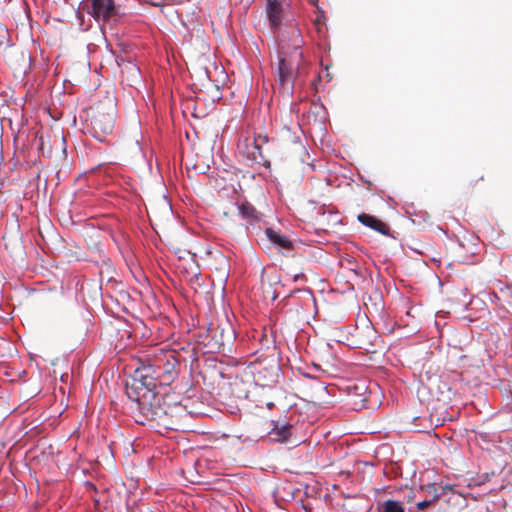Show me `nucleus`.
I'll use <instances>...</instances> for the list:
<instances>
[{"mask_svg": "<svg viewBox=\"0 0 512 512\" xmlns=\"http://www.w3.org/2000/svg\"><path fill=\"white\" fill-rule=\"evenodd\" d=\"M371 334L375 337V331H373V329H369Z\"/></svg>", "mask_w": 512, "mask_h": 512, "instance_id": "obj_21", "label": "nucleus"}, {"mask_svg": "<svg viewBox=\"0 0 512 512\" xmlns=\"http://www.w3.org/2000/svg\"><path fill=\"white\" fill-rule=\"evenodd\" d=\"M311 4H316L317 0H308Z\"/></svg>", "mask_w": 512, "mask_h": 512, "instance_id": "obj_19", "label": "nucleus"}, {"mask_svg": "<svg viewBox=\"0 0 512 512\" xmlns=\"http://www.w3.org/2000/svg\"><path fill=\"white\" fill-rule=\"evenodd\" d=\"M294 67L285 58L280 57L278 63V81L282 86L291 84L295 79Z\"/></svg>", "mask_w": 512, "mask_h": 512, "instance_id": "obj_5", "label": "nucleus"}, {"mask_svg": "<svg viewBox=\"0 0 512 512\" xmlns=\"http://www.w3.org/2000/svg\"><path fill=\"white\" fill-rule=\"evenodd\" d=\"M222 216H223V218H229L231 216V214L228 211H223Z\"/></svg>", "mask_w": 512, "mask_h": 512, "instance_id": "obj_16", "label": "nucleus"}, {"mask_svg": "<svg viewBox=\"0 0 512 512\" xmlns=\"http://www.w3.org/2000/svg\"><path fill=\"white\" fill-rule=\"evenodd\" d=\"M284 0H266V15L270 27L275 31L279 28L283 16Z\"/></svg>", "mask_w": 512, "mask_h": 512, "instance_id": "obj_4", "label": "nucleus"}, {"mask_svg": "<svg viewBox=\"0 0 512 512\" xmlns=\"http://www.w3.org/2000/svg\"><path fill=\"white\" fill-rule=\"evenodd\" d=\"M117 64L121 69V72H127L132 77H137L139 74V68L130 60H125L124 58H117Z\"/></svg>", "mask_w": 512, "mask_h": 512, "instance_id": "obj_11", "label": "nucleus"}, {"mask_svg": "<svg viewBox=\"0 0 512 512\" xmlns=\"http://www.w3.org/2000/svg\"><path fill=\"white\" fill-rule=\"evenodd\" d=\"M292 425L283 423L279 425V423L275 424V427L270 432L271 438L278 442H284L288 440L291 435Z\"/></svg>", "mask_w": 512, "mask_h": 512, "instance_id": "obj_8", "label": "nucleus"}, {"mask_svg": "<svg viewBox=\"0 0 512 512\" xmlns=\"http://www.w3.org/2000/svg\"><path fill=\"white\" fill-rule=\"evenodd\" d=\"M81 9L97 21L107 22L118 16L113 0H82Z\"/></svg>", "mask_w": 512, "mask_h": 512, "instance_id": "obj_3", "label": "nucleus"}, {"mask_svg": "<svg viewBox=\"0 0 512 512\" xmlns=\"http://www.w3.org/2000/svg\"><path fill=\"white\" fill-rule=\"evenodd\" d=\"M116 117V105L113 100L100 102L92 108L91 129L93 136L100 142H104L114 128Z\"/></svg>", "mask_w": 512, "mask_h": 512, "instance_id": "obj_2", "label": "nucleus"}, {"mask_svg": "<svg viewBox=\"0 0 512 512\" xmlns=\"http://www.w3.org/2000/svg\"><path fill=\"white\" fill-rule=\"evenodd\" d=\"M440 497H441V495L439 493H437V491L435 490V493L433 494V497H432V499H430V501H432V504H433Z\"/></svg>", "mask_w": 512, "mask_h": 512, "instance_id": "obj_14", "label": "nucleus"}, {"mask_svg": "<svg viewBox=\"0 0 512 512\" xmlns=\"http://www.w3.org/2000/svg\"><path fill=\"white\" fill-rule=\"evenodd\" d=\"M303 278H305L304 274H296L293 279H294V281H298L299 279H303Z\"/></svg>", "mask_w": 512, "mask_h": 512, "instance_id": "obj_15", "label": "nucleus"}, {"mask_svg": "<svg viewBox=\"0 0 512 512\" xmlns=\"http://www.w3.org/2000/svg\"><path fill=\"white\" fill-rule=\"evenodd\" d=\"M432 505V501L430 500H424V501H420L416 504V507L418 510H425L426 508H428L429 506Z\"/></svg>", "mask_w": 512, "mask_h": 512, "instance_id": "obj_13", "label": "nucleus"}, {"mask_svg": "<svg viewBox=\"0 0 512 512\" xmlns=\"http://www.w3.org/2000/svg\"><path fill=\"white\" fill-rule=\"evenodd\" d=\"M263 339H265V340H266V342H268V339H267V337H266V335H265V334H263V335H262V338H260V341H263Z\"/></svg>", "mask_w": 512, "mask_h": 512, "instance_id": "obj_18", "label": "nucleus"}, {"mask_svg": "<svg viewBox=\"0 0 512 512\" xmlns=\"http://www.w3.org/2000/svg\"><path fill=\"white\" fill-rule=\"evenodd\" d=\"M263 339H265V340H266V342H268V339H267V337H266V335H265V334H263V335H262V338H260V341H263Z\"/></svg>", "mask_w": 512, "mask_h": 512, "instance_id": "obj_17", "label": "nucleus"}, {"mask_svg": "<svg viewBox=\"0 0 512 512\" xmlns=\"http://www.w3.org/2000/svg\"><path fill=\"white\" fill-rule=\"evenodd\" d=\"M140 366L127 379L125 389L129 399L146 420L156 421L167 428L178 429L161 403L162 396L155 391L157 386L170 385L179 374V361L176 352L163 348H153L143 358Z\"/></svg>", "mask_w": 512, "mask_h": 512, "instance_id": "obj_1", "label": "nucleus"}, {"mask_svg": "<svg viewBox=\"0 0 512 512\" xmlns=\"http://www.w3.org/2000/svg\"><path fill=\"white\" fill-rule=\"evenodd\" d=\"M358 221L360 223H362L363 225H365L383 235L389 234L388 225L373 215L362 213V214L358 215Z\"/></svg>", "mask_w": 512, "mask_h": 512, "instance_id": "obj_6", "label": "nucleus"}, {"mask_svg": "<svg viewBox=\"0 0 512 512\" xmlns=\"http://www.w3.org/2000/svg\"><path fill=\"white\" fill-rule=\"evenodd\" d=\"M377 512H405L404 504L397 500H386L383 502H377Z\"/></svg>", "mask_w": 512, "mask_h": 512, "instance_id": "obj_9", "label": "nucleus"}, {"mask_svg": "<svg viewBox=\"0 0 512 512\" xmlns=\"http://www.w3.org/2000/svg\"><path fill=\"white\" fill-rule=\"evenodd\" d=\"M413 500V496H408V502H411Z\"/></svg>", "mask_w": 512, "mask_h": 512, "instance_id": "obj_20", "label": "nucleus"}, {"mask_svg": "<svg viewBox=\"0 0 512 512\" xmlns=\"http://www.w3.org/2000/svg\"><path fill=\"white\" fill-rule=\"evenodd\" d=\"M238 212L244 219L247 220H257L258 212L255 207L250 204L248 201H243L238 205Z\"/></svg>", "mask_w": 512, "mask_h": 512, "instance_id": "obj_10", "label": "nucleus"}, {"mask_svg": "<svg viewBox=\"0 0 512 512\" xmlns=\"http://www.w3.org/2000/svg\"><path fill=\"white\" fill-rule=\"evenodd\" d=\"M265 234L268 237V239L278 247L284 250H291L293 248V244L290 241V239L285 235L281 234L280 232L272 228H267L265 230Z\"/></svg>", "mask_w": 512, "mask_h": 512, "instance_id": "obj_7", "label": "nucleus"}, {"mask_svg": "<svg viewBox=\"0 0 512 512\" xmlns=\"http://www.w3.org/2000/svg\"><path fill=\"white\" fill-rule=\"evenodd\" d=\"M267 141H268L267 136L257 135L254 137L253 146H254V149L257 151V155L255 152H252L254 159H257V156H259L260 158H264V154L262 151V145L265 144Z\"/></svg>", "mask_w": 512, "mask_h": 512, "instance_id": "obj_12", "label": "nucleus"}]
</instances>
